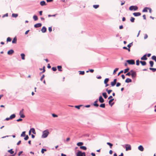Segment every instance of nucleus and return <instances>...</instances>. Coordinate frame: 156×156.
<instances>
[{
    "mask_svg": "<svg viewBox=\"0 0 156 156\" xmlns=\"http://www.w3.org/2000/svg\"><path fill=\"white\" fill-rule=\"evenodd\" d=\"M49 134V132L48 129H46L43 131L41 138H44L47 137Z\"/></svg>",
    "mask_w": 156,
    "mask_h": 156,
    "instance_id": "nucleus-1",
    "label": "nucleus"
},
{
    "mask_svg": "<svg viewBox=\"0 0 156 156\" xmlns=\"http://www.w3.org/2000/svg\"><path fill=\"white\" fill-rule=\"evenodd\" d=\"M131 75L132 78H134L136 77V72L133 70H131L130 71Z\"/></svg>",
    "mask_w": 156,
    "mask_h": 156,
    "instance_id": "nucleus-2",
    "label": "nucleus"
},
{
    "mask_svg": "<svg viewBox=\"0 0 156 156\" xmlns=\"http://www.w3.org/2000/svg\"><path fill=\"white\" fill-rule=\"evenodd\" d=\"M138 9V7L136 5H132L129 8V10L131 11L134 10V11H136Z\"/></svg>",
    "mask_w": 156,
    "mask_h": 156,
    "instance_id": "nucleus-3",
    "label": "nucleus"
},
{
    "mask_svg": "<svg viewBox=\"0 0 156 156\" xmlns=\"http://www.w3.org/2000/svg\"><path fill=\"white\" fill-rule=\"evenodd\" d=\"M76 156H86L85 152H82L80 151H78L76 154Z\"/></svg>",
    "mask_w": 156,
    "mask_h": 156,
    "instance_id": "nucleus-4",
    "label": "nucleus"
},
{
    "mask_svg": "<svg viewBox=\"0 0 156 156\" xmlns=\"http://www.w3.org/2000/svg\"><path fill=\"white\" fill-rule=\"evenodd\" d=\"M126 62L130 65H133L135 64V61L134 60H126Z\"/></svg>",
    "mask_w": 156,
    "mask_h": 156,
    "instance_id": "nucleus-5",
    "label": "nucleus"
},
{
    "mask_svg": "<svg viewBox=\"0 0 156 156\" xmlns=\"http://www.w3.org/2000/svg\"><path fill=\"white\" fill-rule=\"evenodd\" d=\"M23 109H22L20 112L19 115L20 116V118H24L25 117V115L23 114Z\"/></svg>",
    "mask_w": 156,
    "mask_h": 156,
    "instance_id": "nucleus-6",
    "label": "nucleus"
},
{
    "mask_svg": "<svg viewBox=\"0 0 156 156\" xmlns=\"http://www.w3.org/2000/svg\"><path fill=\"white\" fill-rule=\"evenodd\" d=\"M131 149V146L129 144H126V150L128 151Z\"/></svg>",
    "mask_w": 156,
    "mask_h": 156,
    "instance_id": "nucleus-7",
    "label": "nucleus"
},
{
    "mask_svg": "<svg viewBox=\"0 0 156 156\" xmlns=\"http://www.w3.org/2000/svg\"><path fill=\"white\" fill-rule=\"evenodd\" d=\"M117 79H115L113 81L111 82V85L112 87L114 86L116 83Z\"/></svg>",
    "mask_w": 156,
    "mask_h": 156,
    "instance_id": "nucleus-8",
    "label": "nucleus"
},
{
    "mask_svg": "<svg viewBox=\"0 0 156 156\" xmlns=\"http://www.w3.org/2000/svg\"><path fill=\"white\" fill-rule=\"evenodd\" d=\"M98 100L101 103L104 102L105 101L104 100L103 98L101 96H99Z\"/></svg>",
    "mask_w": 156,
    "mask_h": 156,
    "instance_id": "nucleus-9",
    "label": "nucleus"
},
{
    "mask_svg": "<svg viewBox=\"0 0 156 156\" xmlns=\"http://www.w3.org/2000/svg\"><path fill=\"white\" fill-rule=\"evenodd\" d=\"M114 100V99L112 98L111 99H110L109 101H108V103L111 106H112L114 104V102H113L112 103V102Z\"/></svg>",
    "mask_w": 156,
    "mask_h": 156,
    "instance_id": "nucleus-10",
    "label": "nucleus"
},
{
    "mask_svg": "<svg viewBox=\"0 0 156 156\" xmlns=\"http://www.w3.org/2000/svg\"><path fill=\"white\" fill-rule=\"evenodd\" d=\"M14 52V51L12 49H11L9 50L7 54L9 55H11Z\"/></svg>",
    "mask_w": 156,
    "mask_h": 156,
    "instance_id": "nucleus-11",
    "label": "nucleus"
},
{
    "mask_svg": "<svg viewBox=\"0 0 156 156\" xmlns=\"http://www.w3.org/2000/svg\"><path fill=\"white\" fill-rule=\"evenodd\" d=\"M141 13L140 12H134L133 13V15L135 16H140L141 15Z\"/></svg>",
    "mask_w": 156,
    "mask_h": 156,
    "instance_id": "nucleus-12",
    "label": "nucleus"
},
{
    "mask_svg": "<svg viewBox=\"0 0 156 156\" xmlns=\"http://www.w3.org/2000/svg\"><path fill=\"white\" fill-rule=\"evenodd\" d=\"M42 24L41 23H37L34 25V27L35 28H38L41 27Z\"/></svg>",
    "mask_w": 156,
    "mask_h": 156,
    "instance_id": "nucleus-13",
    "label": "nucleus"
},
{
    "mask_svg": "<svg viewBox=\"0 0 156 156\" xmlns=\"http://www.w3.org/2000/svg\"><path fill=\"white\" fill-rule=\"evenodd\" d=\"M47 30V29L45 27H43L41 29V31L43 33H45L46 32Z\"/></svg>",
    "mask_w": 156,
    "mask_h": 156,
    "instance_id": "nucleus-14",
    "label": "nucleus"
},
{
    "mask_svg": "<svg viewBox=\"0 0 156 156\" xmlns=\"http://www.w3.org/2000/svg\"><path fill=\"white\" fill-rule=\"evenodd\" d=\"M132 80L130 78H127L125 81V82L126 83H129L132 82Z\"/></svg>",
    "mask_w": 156,
    "mask_h": 156,
    "instance_id": "nucleus-15",
    "label": "nucleus"
},
{
    "mask_svg": "<svg viewBox=\"0 0 156 156\" xmlns=\"http://www.w3.org/2000/svg\"><path fill=\"white\" fill-rule=\"evenodd\" d=\"M146 55L147 54L144 55L141 58V60H147V58L146 57Z\"/></svg>",
    "mask_w": 156,
    "mask_h": 156,
    "instance_id": "nucleus-16",
    "label": "nucleus"
},
{
    "mask_svg": "<svg viewBox=\"0 0 156 156\" xmlns=\"http://www.w3.org/2000/svg\"><path fill=\"white\" fill-rule=\"evenodd\" d=\"M138 149L140 151H142L144 150V148L142 145L139 146L138 147Z\"/></svg>",
    "mask_w": 156,
    "mask_h": 156,
    "instance_id": "nucleus-17",
    "label": "nucleus"
},
{
    "mask_svg": "<svg viewBox=\"0 0 156 156\" xmlns=\"http://www.w3.org/2000/svg\"><path fill=\"white\" fill-rule=\"evenodd\" d=\"M40 4L42 6H43L45 5H46L45 2L44 1H43L40 2Z\"/></svg>",
    "mask_w": 156,
    "mask_h": 156,
    "instance_id": "nucleus-18",
    "label": "nucleus"
},
{
    "mask_svg": "<svg viewBox=\"0 0 156 156\" xmlns=\"http://www.w3.org/2000/svg\"><path fill=\"white\" fill-rule=\"evenodd\" d=\"M98 101V99H97L96 101H95L94 102V103L93 104L94 105L95 107H98V106L99 105L97 103V102Z\"/></svg>",
    "mask_w": 156,
    "mask_h": 156,
    "instance_id": "nucleus-19",
    "label": "nucleus"
},
{
    "mask_svg": "<svg viewBox=\"0 0 156 156\" xmlns=\"http://www.w3.org/2000/svg\"><path fill=\"white\" fill-rule=\"evenodd\" d=\"M17 42V39L16 37H15L14 38L12 41V43L13 44H16Z\"/></svg>",
    "mask_w": 156,
    "mask_h": 156,
    "instance_id": "nucleus-20",
    "label": "nucleus"
},
{
    "mask_svg": "<svg viewBox=\"0 0 156 156\" xmlns=\"http://www.w3.org/2000/svg\"><path fill=\"white\" fill-rule=\"evenodd\" d=\"M102 94L105 98L106 99L107 98L108 96L107 95V94L106 92L103 93Z\"/></svg>",
    "mask_w": 156,
    "mask_h": 156,
    "instance_id": "nucleus-21",
    "label": "nucleus"
},
{
    "mask_svg": "<svg viewBox=\"0 0 156 156\" xmlns=\"http://www.w3.org/2000/svg\"><path fill=\"white\" fill-rule=\"evenodd\" d=\"M140 62L141 63L142 65L143 66H145L146 64V62L145 61H140Z\"/></svg>",
    "mask_w": 156,
    "mask_h": 156,
    "instance_id": "nucleus-22",
    "label": "nucleus"
},
{
    "mask_svg": "<svg viewBox=\"0 0 156 156\" xmlns=\"http://www.w3.org/2000/svg\"><path fill=\"white\" fill-rule=\"evenodd\" d=\"M148 9V7H146L144 8L143 10H142L143 12H147V9Z\"/></svg>",
    "mask_w": 156,
    "mask_h": 156,
    "instance_id": "nucleus-23",
    "label": "nucleus"
},
{
    "mask_svg": "<svg viewBox=\"0 0 156 156\" xmlns=\"http://www.w3.org/2000/svg\"><path fill=\"white\" fill-rule=\"evenodd\" d=\"M15 117L16 115L15 114H13L11 115L9 117L11 119H12L15 118Z\"/></svg>",
    "mask_w": 156,
    "mask_h": 156,
    "instance_id": "nucleus-24",
    "label": "nucleus"
},
{
    "mask_svg": "<svg viewBox=\"0 0 156 156\" xmlns=\"http://www.w3.org/2000/svg\"><path fill=\"white\" fill-rule=\"evenodd\" d=\"M80 148L81 149H82L84 150H87V148L85 146H81L80 147Z\"/></svg>",
    "mask_w": 156,
    "mask_h": 156,
    "instance_id": "nucleus-25",
    "label": "nucleus"
},
{
    "mask_svg": "<svg viewBox=\"0 0 156 156\" xmlns=\"http://www.w3.org/2000/svg\"><path fill=\"white\" fill-rule=\"evenodd\" d=\"M83 143L82 142H79L77 144V145L78 146H81L82 145H83Z\"/></svg>",
    "mask_w": 156,
    "mask_h": 156,
    "instance_id": "nucleus-26",
    "label": "nucleus"
},
{
    "mask_svg": "<svg viewBox=\"0 0 156 156\" xmlns=\"http://www.w3.org/2000/svg\"><path fill=\"white\" fill-rule=\"evenodd\" d=\"M20 55L21 56V58H22V59H23V60L25 59V55L24 54L21 53Z\"/></svg>",
    "mask_w": 156,
    "mask_h": 156,
    "instance_id": "nucleus-27",
    "label": "nucleus"
},
{
    "mask_svg": "<svg viewBox=\"0 0 156 156\" xmlns=\"http://www.w3.org/2000/svg\"><path fill=\"white\" fill-rule=\"evenodd\" d=\"M8 152L9 153H10L11 154H12L14 153V151H12V149H11L9 150L8 151Z\"/></svg>",
    "mask_w": 156,
    "mask_h": 156,
    "instance_id": "nucleus-28",
    "label": "nucleus"
},
{
    "mask_svg": "<svg viewBox=\"0 0 156 156\" xmlns=\"http://www.w3.org/2000/svg\"><path fill=\"white\" fill-rule=\"evenodd\" d=\"M149 63L150 65V66L151 67H152L154 65V62L152 61H150L149 62Z\"/></svg>",
    "mask_w": 156,
    "mask_h": 156,
    "instance_id": "nucleus-29",
    "label": "nucleus"
},
{
    "mask_svg": "<svg viewBox=\"0 0 156 156\" xmlns=\"http://www.w3.org/2000/svg\"><path fill=\"white\" fill-rule=\"evenodd\" d=\"M26 132L25 131H23L22 132V133L21 134V137H24L26 136V134H25Z\"/></svg>",
    "mask_w": 156,
    "mask_h": 156,
    "instance_id": "nucleus-30",
    "label": "nucleus"
},
{
    "mask_svg": "<svg viewBox=\"0 0 156 156\" xmlns=\"http://www.w3.org/2000/svg\"><path fill=\"white\" fill-rule=\"evenodd\" d=\"M109 78H106L105 79L104 81V83L105 84H106V83H107L109 81Z\"/></svg>",
    "mask_w": 156,
    "mask_h": 156,
    "instance_id": "nucleus-31",
    "label": "nucleus"
},
{
    "mask_svg": "<svg viewBox=\"0 0 156 156\" xmlns=\"http://www.w3.org/2000/svg\"><path fill=\"white\" fill-rule=\"evenodd\" d=\"M62 68V67L61 66H57V68L58 70L59 71H62V70L61 69Z\"/></svg>",
    "mask_w": 156,
    "mask_h": 156,
    "instance_id": "nucleus-32",
    "label": "nucleus"
},
{
    "mask_svg": "<svg viewBox=\"0 0 156 156\" xmlns=\"http://www.w3.org/2000/svg\"><path fill=\"white\" fill-rule=\"evenodd\" d=\"M33 18L35 21H36L37 20L38 18L37 16L35 15L33 16Z\"/></svg>",
    "mask_w": 156,
    "mask_h": 156,
    "instance_id": "nucleus-33",
    "label": "nucleus"
},
{
    "mask_svg": "<svg viewBox=\"0 0 156 156\" xmlns=\"http://www.w3.org/2000/svg\"><path fill=\"white\" fill-rule=\"evenodd\" d=\"M30 130L32 131V133L34 134H36L35 130L34 128H32L30 129Z\"/></svg>",
    "mask_w": 156,
    "mask_h": 156,
    "instance_id": "nucleus-34",
    "label": "nucleus"
},
{
    "mask_svg": "<svg viewBox=\"0 0 156 156\" xmlns=\"http://www.w3.org/2000/svg\"><path fill=\"white\" fill-rule=\"evenodd\" d=\"M107 145H108L109 146H110V148H112V146H113V144L111 143H109V142H107Z\"/></svg>",
    "mask_w": 156,
    "mask_h": 156,
    "instance_id": "nucleus-35",
    "label": "nucleus"
},
{
    "mask_svg": "<svg viewBox=\"0 0 156 156\" xmlns=\"http://www.w3.org/2000/svg\"><path fill=\"white\" fill-rule=\"evenodd\" d=\"M100 107L101 108H105V104L104 103L101 104L100 105Z\"/></svg>",
    "mask_w": 156,
    "mask_h": 156,
    "instance_id": "nucleus-36",
    "label": "nucleus"
},
{
    "mask_svg": "<svg viewBox=\"0 0 156 156\" xmlns=\"http://www.w3.org/2000/svg\"><path fill=\"white\" fill-rule=\"evenodd\" d=\"M18 16V14H17L12 13V16L15 18L16 17Z\"/></svg>",
    "mask_w": 156,
    "mask_h": 156,
    "instance_id": "nucleus-37",
    "label": "nucleus"
},
{
    "mask_svg": "<svg viewBox=\"0 0 156 156\" xmlns=\"http://www.w3.org/2000/svg\"><path fill=\"white\" fill-rule=\"evenodd\" d=\"M135 18L132 17H131L130 21L131 22H134V21Z\"/></svg>",
    "mask_w": 156,
    "mask_h": 156,
    "instance_id": "nucleus-38",
    "label": "nucleus"
},
{
    "mask_svg": "<svg viewBox=\"0 0 156 156\" xmlns=\"http://www.w3.org/2000/svg\"><path fill=\"white\" fill-rule=\"evenodd\" d=\"M151 58L153 60H154L156 62V56L155 55H153L152 56Z\"/></svg>",
    "mask_w": 156,
    "mask_h": 156,
    "instance_id": "nucleus-39",
    "label": "nucleus"
},
{
    "mask_svg": "<svg viewBox=\"0 0 156 156\" xmlns=\"http://www.w3.org/2000/svg\"><path fill=\"white\" fill-rule=\"evenodd\" d=\"M129 70V68L128 67L127 68L125 69H124V73H126Z\"/></svg>",
    "mask_w": 156,
    "mask_h": 156,
    "instance_id": "nucleus-40",
    "label": "nucleus"
},
{
    "mask_svg": "<svg viewBox=\"0 0 156 156\" xmlns=\"http://www.w3.org/2000/svg\"><path fill=\"white\" fill-rule=\"evenodd\" d=\"M149 69L150 70H152L153 72H154L155 71H156V68H149Z\"/></svg>",
    "mask_w": 156,
    "mask_h": 156,
    "instance_id": "nucleus-41",
    "label": "nucleus"
},
{
    "mask_svg": "<svg viewBox=\"0 0 156 156\" xmlns=\"http://www.w3.org/2000/svg\"><path fill=\"white\" fill-rule=\"evenodd\" d=\"M99 7V5H93V7L95 9L98 8Z\"/></svg>",
    "mask_w": 156,
    "mask_h": 156,
    "instance_id": "nucleus-42",
    "label": "nucleus"
},
{
    "mask_svg": "<svg viewBox=\"0 0 156 156\" xmlns=\"http://www.w3.org/2000/svg\"><path fill=\"white\" fill-rule=\"evenodd\" d=\"M106 91H107L108 93V94H110L112 91V90H108L107 89L106 90Z\"/></svg>",
    "mask_w": 156,
    "mask_h": 156,
    "instance_id": "nucleus-43",
    "label": "nucleus"
},
{
    "mask_svg": "<svg viewBox=\"0 0 156 156\" xmlns=\"http://www.w3.org/2000/svg\"><path fill=\"white\" fill-rule=\"evenodd\" d=\"M45 66H44L43 67V68L42 69L43 70V71L41 72L40 73V74L41 75V73H44L45 72Z\"/></svg>",
    "mask_w": 156,
    "mask_h": 156,
    "instance_id": "nucleus-44",
    "label": "nucleus"
},
{
    "mask_svg": "<svg viewBox=\"0 0 156 156\" xmlns=\"http://www.w3.org/2000/svg\"><path fill=\"white\" fill-rule=\"evenodd\" d=\"M79 72H80L79 74L80 75H84L85 73L84 71H79Z\"/></svg>",
    "mask_w": 156,
    "mask_h": 156,
    "instance_id": "nucleus-45",
    "label": "nucleus"
},
{
    "mask_svg": "<svg viewBox=\"0 0 156 156\" xmlns=\"http://www.w3.org/2000/svg\"><path fill=\"white\" fill-rule=\"evenodd\" d=\"M119 69V68H115L114 70V71H113V74H115V73H116V72Z\"/></svg>",
    "mask_w": 156,
    "mask_h": 156,
    "instance_id": "nucleus-46",
    "label": "nucleus"
},
{
    "mask_svg": "<svg viewBox=\"0 0 156 156\" xmlns=\"http://www.w3.org/2000/svg\"><path fill=\"white\" fill-rule=\"evenodd\" d=\"M46 149H45L42 148L41 150V152L42 154H43L44 152V151H46Z\"/></svg>",
    "mask_w": 156,
    "mask_h": 156,
    "instance_id": "nucleus-47",
    "label": "nucleus"
},
{
    "mask_svg": "<svg viewBox=\"0 0 156 156\" xmlns=\"http://www.w3.org/2000/svg\"><path fill=\"white\" fill-rule=\"evenodd\" d=\"M11 40H12L11 38H10V37H8L7 39V42L9 41L10 42L11 41Z\"/></svg>",
    "mask_w": 156,
    "mask_h": 156,
    "instance_id": "nucleus-48",
    "label": "nucleus"
},
{
    "mask_svg": "<svg viewBox=\"0 0 156 156\" xmlns=\"http://www.w3.org/2000/svg\"><path fill=\"white\" fill-rule=\"evenodd\" d=\"M29 138V136L28 135H26L25 137L24 138V140H27Z\"/></svg>",
    "mask_w": 156,
    "mask_h": 156,
    "instance_id": "nucleus-49",
    "label": "nucleus"
},
{
    "mask_svg": "<svg viewBox=\"0 0 156 156\" xmlns=\"http://www.w3.org/2000/svg\"><path fill=\"white\" fill-rule=\"evenodd\" d=\"M133 45V42H131L128 45L127 47L130 48Z\"/></svg>",
    "mask_w": 156,
    "mask_h": 156,
    "instance_id": "nucleus-50",
    "label": "nucleus"
},
{
    "mask_svg": "<svg viewBox=\"0 0 156 156\" xmlns=\"http://www.w3.org/2000/svg\"><path fill=\"white\" fill-rule=\"evenodd\" d=\"M52 69L53 71H56L57 69L56 67H52Z\"/></svg>",
    "mask_w": 156,
    "mask_h": 156,
    "instance_id": "nucleus-51",
    "label": "nucleus"
},
{
    "mask_svg": "<svg viewBox=\"0 0 156 156\" xmlns=\"http://www.w3.org/2000/svg\"><path fill=\"white\" fill-rule=\"evenodd\" d=\"M82 106V105H76V106H75V107L76 108L78 109H80V106Z\"/></svg>",
    "mask_w": 156,
    "mask_h": 156,
    "instance_id": "nucleus-52",
    "label": "nucleus"
},
{
    "mask_svg": "<svg viewBox=\"0 0 156 156\" xmlns=\"http://www.w3.org/2000/svg\"><path fill=\"white\" fill-rule=\"evenodd\" d=\"M140 65V61L139 60H137L136 61V65L139 66Z\"/></svg>",
    "mask_w": 156,
    "mask_h": 156,
    "instance_id": "nucleus-53",
    "label": "nucleus"
},
{
    "mask_svg": "<svg viewBox=\"0 0 156 156\" xmlns=\"http://www.w3.org/2000/svg\"><path fill=\"white\" fill-rule=\"evenodd\" d=\"M121 85V83L119 82H117L116 84V86L117 87H119Z\"/></svg>",
    "mask_w": 156,
    "mask_h": 156,
    "instance_id": "nucleus-54",
    "label": "nucleus"
},
{
    "mask_svg": "<svg viewBox=\"0 0 156 156\" xmlns=\"http://www.w3.org/2000/svg\"><path fill=\"white\" fill-rule=\"evenodd\" d=\"M52 115L53 117H58V115L55 114H52Z\"/></svg>",
    "mask_w": 156,
    "mask_h": 156,
    "instance_id": "nucleus-55",
    "label": "nucleus"
},
{
    "mask_svg": "<svg viewBox=\"0 0 156 156\" xmlns=\"http://www.w3.org/2000/svg\"><path fill=\"white\" fill-rule=\"evenodd\" d=\"M44 76H44V74H43V75H42V76H41V79H40V80H41V81H42V80L43 79V78L44 77Z\"/></svg>",
    "mask_w": 156,
    "mask_h": 156,
    "instance_id": "nucleus-56",
    "label": "nucleus"
},
{
    "mask_svg": "<svg viewBox=\"0 0 156 156\" xmlns=\"http://www.w3.org/2000/svg\"><path fill=\"white\" fill-rule=\"evenodd\" d=\"M126 76H130L131 75V73H130V72H128V73H127L126 75Z\"/></svg>",
    "mask_w": 156,
    "mask_h": 156,
    "instance_id": "nucleus-57",
    "label": "nucleus"
},
{
    "mask_svg": "<svg viewBox=\"0 0 156 156\" xmlns=\"http://www.w3.org/2000/svg\"><path fill=\"white\" fill-rule=\"evenodd\" d=\"M48 30L50 32L52 31V28L51 27H50L48 28Z\"/></svg>",
    "mask_w": 156,
    "mask_h": 156,
    "instance_id": "nucleus-58",
    "label": "nucleus"
},
{
    "mask_svg": "<svg viewBox=\"0 0 156 156\" xmlns=\"http://www.w3.org/2000/svg\"><path fill=\"white\" fill-rule=\"evenodd\" d=\"M23 153V151H20L18 153V155L19 156H20V154H22V153Z\"/></svg>",
    "mask_w": 156,
    "mask_h": 156,
    "instance_id": "nucleus-59",
    "label": "nucleus"
},
{
    "mask_svg": "<svg viewBox=\"0 0 156 156\" xmlns=\"http://www.w3.org/2000/svg\"><path fill=\"white\" fill-rule=\"evenodd\" d=\"M56 15V14H55V15H48V17H50L51 16H55Z\"/></svg>",
    "mask_w": 156,
    "mask_h": 156,
    "instance_id": "nucleus-60",
    "label": "nucleus"
},
{
    "mask_svg": "<svg viewBox=\"0 0 156 156\" xmlns=\"http://www.w3.org/2000/svg\"><path fill=\"white\" fill-rule=\"evenodd\" d=\"M8 16V13H7L5 14L4 15H3V16H2V17H4L5 16Z\"/></svg>",
    "mask_w": 156,
    "mask_h": 156,
    "instance_id": "nucleus-61",
    "label": "nucleus"
},
{
    "mask_svg": "<svg viewBox=\"0 0 156 156\" xmlns=\"http://www.w3.org/2000/svg\"><path fill=\"white\" fill-rule=\"evenodd\" d=\"M23 120V119L21 118H20L16 120L17 122H20Z\"/></svg>",
    "mask_w": 156,
    "mask_h": 156,
    "instance_id": "nucleus-62",
    "label": "nucleus"
},
{
    "mask_svg": "<svg viewBox=\"0 0 156 156\" xmlns=\"http://www.w3.org/2000/svg\"><path fill=\"white\" fill-rule=\"evenodd\" d=\"M147 37H148V36H147V34H145L144 35V39H146L147 38Z\"/></svg>",
    "mask_w": 156,
    "mask_h": 156,
    "instance_id": "nucleus-63",
    "label": "nucleus"
},
{
    "mask_svg": "<svg viewBox=\"0 0 156 156\" xmlns=\"http://www.w3.org/2000/svg\"><path fill=\"white\" fill-rule=\"evenodd\" d=\"M149 10V12L150 13H151L152 12V9H151L150 8H148V9Z\"/></svg>",
    "mask_w": 156,
    "mask_h": 156,
    "instance_id": "nucleus-64",
    "label": "nucleus"
}]
</instances>
